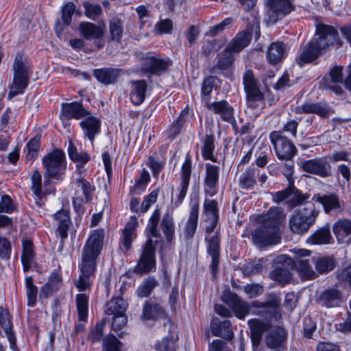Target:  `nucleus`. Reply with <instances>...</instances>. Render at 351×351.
<instances>
[{"mask_svg": "<svg viewBox=\"0 0 351 351\" xmlns=\"http://www.w3.org/2000/svg\"><path fill=\"white\" fill-rule=\"evenodd\" d=\"M106 232L99 228L90 231L82 250L78 264L80 274L75 282L79 291H90L96 277L98 260L104 247Z\"/></svg>", "mask_w": 351, "mask_h": 351, "instance_id": "obj_1", "label": "nucleus"}, {"mask_svg": "<svg viewBox=\"0 0 351 351\" xmlns=\"http://www.w3.org/2000/svg\"><path fill=\"white\" fill-rule=\"evenodd\" d=\"M343 44L339 32L334 26L318 24L316 25L314 39L307 43L300 56L295 58V62L302 67L317 60L330 47L335 45L337 48H340Z\"/></svg>", "mask_w": 351, "mask_h": 351, "instance_id": "obj_2", "label": "nucleus"}, {"mask_svg": "<svg viewBox=\"0 0 351 351\" xmlns=\"http://www.w3.org/2000/svg\"><path fill=\"white\" fill-rule=\"evenodd\" d=\"M247 324L253 350L258 349L265 333L264 341L267 348L271 350L287 349L288 332L284 326H273L271 321L259 318L250 319Z\"/></svg>", "mask_w": 351, "mask_h": 351, "instance_id": "obj_3", "label": "nucleus"}, {"mask_svg": "<svg viewBox=\"0 0 351 351\" xmlns=\"http://www.w3.org/2000/svg\"><path fill=\"white\" fill-rule=\"evenodd\" d=\"M281 219L278 208H270L266 214L259 215V224L251 233L253 243L261 247L280 243Z\"/></svg>", "mask_w": 351, "mask_h": 351, "instance_id": "obj_4", "label": "nucleus"}, {"mask_svg": "<svg viewBox=\"0 0 351 351\" xmlns=\"http://www.w3.org/2000/svg\"><path fill=\"white\" fill-rule=\"evenodd\" d=\"M44 169V186H50L51 183L59 184L65 178L67 169V159L64 151L55 147L45 154L41 159Z\"/></svg>", "mask_w": 351, "mask_h": 351, "instance_id": "obj_5", "label": "nucleus"}, {"mask_svg": "<svg viewBox=\"0 0 351 351\" xmlns=\"http://www.w3.org/2000/svg\"><path fill=\"white\" fill-rule=\"evenodd\" d=\"M12 82L9 86L10 90L7 96L8 100L24 94L29 84L32 64L23 53H16L12 63Z\"/></svg>", "mask_w": 351, "mask_h": 351, "instance_id": "obj_6", "label": "nucleus"}, {"mask_svg": "<svg viewBox=\"0 0 351 351\" xmlns=\"http://www.w3.org/2000/svg\"><path fill=\"white\" fill-rule=\"evenodd\" d=\"M220 219H209V223L204 228L206 253L211 257L209 265L213 278L217 276L220 263L221 252V230L218 228L215 232Z\"/></svg>", "mask_w": 351, "mask_h": 351, "instance_id": "obj_7", "label": "nucleus"}, {"mask_svg": "<svg viewBox=\"0 0 351 351\" xmlns=\"http://www.w3.org/2000/svg\"><path fill=\"white\" fill-rule=\"evenodd\" d=\"M158 243H160L159 254L162 257L165 251L163 241H154L152 238H147L142 245L139 258L136 264V269L138 275L147 274L156 269V245Z\"/></svg>", "mask_w": 351, "mask_h": 351, "instance_id": "obj_8", "label": "nucleus"}, {"mask_svg": "<svg viewBox=\"0 0 351 351\" xmlns=\"http://www.w3.org/2000/svg\"><path fill=\"white\" fill-rule=\"evenodd\" d=\"M141 60V71L149 77L165 75L173 64L170 58H162L153 51L147 52Z\"/></svg>", "mask_w": 351, "mask_h": 351, "instance_id": "obj_9", "label": "nucleus"}, {"mask_svg": "<svg viewBox=\"0 0 351 351\" xmlns=\"http://www.w3.org/2000/svg\"><path fill=\"white\" fill-rule=\"evenodd\" d=\"M319 215L314 204L309 202L306 206L297 211L289 220V228L295 234H304L315 223Z\"/></svg>", "mask_w": 351, "mask_h": 351, "instance_id": "obj_10", "label": "nucleus"}, {"mask_svg": "<svg viewBox=\"0 0 351 351\" xmlns=\"http://www.w3.org/2000/svg\"><path fill=\"white\" fill-rule=\"evenodd\" d=\"M192 158L189 152L185 156L184 160L180 169V183L178 188L179 193L174 202L176 207L180 206L183 203L186 196L192 173Z\"/></svg>", "mask_w": 351, "mask_h": 351, "instance_id": "obj_11", "label": "nucleus"}, {"mask_svg": "<svg viewBox=\"0 0 351 351\" xmlns=\"http://www.w3.org/2000/svg\"><path fill=\"white\" fill-rule=\"evenodd\" d=\"M221 168L219 165L206 162L203 180L205 196L213 197L218 193Z\"/></svg>", "mask_w": 351, "mask_h": 351, "instance_id": "obj_12", "label": "nucleus"}, {"mask_svg": "<svg viewBox=\"0 0 351 351\" xmlns=\"http://www.w3.org/2000/svg\"><path fill=\"white\" fill-rule=\"evenodd\" d=\"M222 300L234 313L237 318L243 319L250 314V306L237 293L230 290L224 291L222 295Z\"/></svg>", "mask_w": 351, "mask_h": 351, "instance_id": "obj_13", "label": "nucleus"}, {"mask_svg": "<svg viewBox=\"0 0 351 351\" xmlns=\"http://www.w3.org/2000/svg\"><path fill=\"white\" fill-rule=\"evenodd\" d=\"M243 85L247 101L258 102L265 99L263 93L260 89L258 80L252 69H247L243 75Z\"/></svg>", "mask_w": 351, "mask_h": 351, "instance_id": "obj_14", "label": "nucleus"}, {"mask_svg": "<svg viewBox=\"0 0 351 351\" xmlns=\"http://www.w3.org/2000/svg\"><path fill=\"white\" fill-rule=\"evenodd\" d=\"M301 167L303 171L324 178H328L332 174V167L327 160V156L316 157L304 160Z\"/></svg>", "mask_w": 351, "mask_h": 351, "instance_id": "obj_15", "label": "nucleus"}, {"mask_svg": "<svg viewBox=\"0 0 351 351\" xmlns=\"http://www.w3.org/2000/svg\"><path fill=\"white\" fill-rule=\"evenodd\" d=\"M269 20L273 24L295 11V6L291 0H268Z\"/></svg>", "mask_w": 351, "mask_h": 351, "instance_id": "obj_16", "label": "nucleus"}, {"mask_svg": "<svg viewBox=\"0 0 351 351\" xmlns=\"http://www.w3.org/2000/svg\"><path fill=\"white\" fill-rule=\"evenodd\" d=\"M138 222L135 215L130 217L129 221L121 230L119 244L125 252L131 250L133 242L137 237V228Z\"/></svg>", "mask_w": 351, "mask_h": 351, "instance_id": "obj_17", "label": "nucleus"}, {"mask_svg": "<svg viewBox=\"0 0 351 351\" xmlns=\"http://www.w3.org/2000/svg\"><path fill=\"white\" fill-rule=\"evenodd\" d=\"M90 112L83 105V100L62 103L60 106V117L66 120H80L90 115Z\"/></svg>", "mask_w": 351, "mask_h": 351, "instance_id": "obj_18", "label": "nucleus"}, {"mask_svg": "<svg viewBox=\"0 0 351 351\" xmlns=\"http://www.w3.org/2000/svg\"><path fill=\"white\" fill-rule=\"evenodd\" d=\"M142 321H159L169 319V315L165 308L160 303L146 300L143 306Z\"/></svg>", "mask_w": 351, "mask_h": 351, "instance_id": "obj_19", "label": "nucleus"}, {"mask_svg": "<svg viewBox=\"0 0 351 351\" xmlns=\"http://www.w3.org/2000/svg\"><path fill=\"white\" fill-rule=\"evenodd\" d=\"M84 136L93 143L97 136L101 132V121L99 118L93 115H88L83 118L79 123Z\"/></svg>", "mask_w": 351, "mask_h": 351, "instance_id": "obj_20", "label": "nucleus"}, {"mask_svg": "<svg viewBox=\"0 0 351 351\" xmlns=\"http://www.w3.org/2000/svg\"><path fill=\"white\" fill-rule=\"evenodd\" d=\"M214 112L215 114H219L221 119L232 125L234 134L239 133V128L234 117V108L225 99L218 101L214 104Z\"/></svg>", "mask_w": 351, "mask_h": 351, "instance_id": "obj_21", "label": "nucleus"}, {"mask_svg": "<svg viewBox=\"0 0 351 351\" xmlns=\"http://www.w3.org/2000/svg\"><path fill=\"white\" fill-rule=\"evenodd\" d=\"M278 263H286L291 268L295 267L302 277L308 280L315 278L316 275L312 269L309 261L307 259L300 260L298 263L288 255H280L277 258Z\"/></svg>", "mask_w": 351, "mask_h": 351, "instance_id": "obj_22", "label": "nucleus"}, {"mask_svg": "<svg viewBox=\"0 0 351 351\" xmlns=\"http://www.w3.org/2000/svg\"><path fill=\"white\" fill-rule=\"evenodd\" d=\"M52 217L58 223L56 230V236L68 237L69 230L73 226L69 207L62 208L56 211Z\"/></svg>", "mask_w": 351, "mask_h": 351, "instance_id": "obj_23", "label": "nucleus"}, {"mask_svg": "<svg viewBox=\"0 0 351 351\" xmlns=\"http://www.w3.org/2000/svg\"><path fill=\"white\" fill-rule=\"evenodd\" d=\"M285 168L286 169V172H285L283 174L288 181L287 186L281 191L271 193L272 201L277 204H280L285 200L291 197L293 183H295V179L293 178V165L285 164Z\"/></svg>", "mask_w": 351, "mask_h": 351, "instance_id": "obj_24", "label": "nucleus"}, {"mask_svg": "<svg viewBox=\"0 0 351 351\" xmlns=\"http://www.w3.org/2000/svg\"><path fill=\"white\" fill-rule=\"evenodd\" d=\"M63 285L62 275L57 271H52L47 281L40 287V299H47L57 293Z\"/></svg>", "mask_w": 351, "mask_h": 351, "instance_id": "obj_25", "label": "nucleus"}, {"mask_svg": "<svg viewBox=\"0 0 351 351\" xmlns=\"http://www.w3.org/2000/svg\"><path fill=\"white\" fill-rule=\"evenodd\" d=\"M121 73L122 69L113 67H103L93 70V75L97 81L106 86L115 84Z\"/></svg>", "mask_w": 351, "mask_h": 351, "instance_id": "obj_26", "label": "nucleus"}, {"mask_svg": "<svg viewBox=\"0 0 351 351\" xmlns=\"http://www.w3.org/2000/svg\"><path fill=\"white\" fill-rule=\"evenodd\" d=\"M341 302V292L337 288L324 289L317 298V302L327 308L337 307Z\"/></svg>", "mask_w": 351, "mask_h": 351, "instance_id": "obj_27", "label": "nucleus"}, {"mask_svg": "<svg viewBox=\"0 0 351 351\" xmlns=\"http://www.w3.org/2000/svg\"><path fill=\"white\" fill-rule=\"evenodd\" d=\"M217 77L214 75H208L204 77L201 86V98L204 102L205 106L208 110L214 112V104L217 101H211V93L214 88H217Z\"/></svg>", "mask_w": 351, "mask_h": 351, "instance_id": "obj_28", "label": "nucleus"}, {"mask_svg": "<svg viewBox=\"0 0 351 351\" xmlns=\"http://www.w3.org/2000/svg\"><path fill=\"white\" fill-rule=\"evenodd\" d=\"M210 330L213 336L230 340L234 336L232 323L230 320L221 321L218 317H214L210 322Z\"/></svg>", "mask_w": 351, "mask_h": 351, "instance_id": "obj_29", "label": "nucleus"}, {"mask_svg": "<svg viewBox=\"0 0 351 351\" xmlns=\"http://www.w3.org/2000/svg\"><path fill=\"white\" fill-rule=\"evenodd\" d=\"M131 90L130 99L132 104L136 106L142 104L146 97L148 85L145 80H131Z\"/></svg>", "mask_w": 351, "mask_h": 351, "instance_id": "obj_30", "label": "nucleus"}, {"mask_svg": "<svg viewBox=\"0 0 351 351\" xmlns=\"http://www.w3.org/2000/svg\"><path fill=\"white\" fill-rule=\"evenodd\" d=\"M312 200L322 204L324 212L327 214L341 208L339 198L334 193L324 195L319 193L315 194L312 197Z\"/></svg>", "mask_w": 351, "mask_h": 351, "instance_id": "obj_31", "label": "nucleus"}, {"mask_svg": "<svg viewBox=\"0 0 351 351\" xmlns=\"http://www.w3.org/2000/svg\"><path fill=\"white\" fill-rule=\"evenodd\" d=\"M274 149L277 158L281 160H291L298 154L296 147L288 137L277 143V145H275Z\"/></svg>", "mask_w": 351, "mask_h": 351, "instance_id": "obj_32", "label": "nucleus"}, {"mask_svg": "<svg viewBox=\"0 0 351 351\" xmlns=\"http://www.w3.org/2000/svg\"><path fill=\"white\" fill-rule=\"evenodd\" d=\"M199 199L192 203L189 217L184 228V237L186 239H191L196 232L199 219Z\"/></svg>", "mask_w": 351, "mask_h": 351, "instance_id": "obj_33", "label": "nucleus"}, {"mask_svg": "<svg viewBox=\"0 0 351 351\" xmlns=\"http://www.w3.org/2000/svg\"><path fill=\"white\" fill-rule=\"evenodd\" d=\"M315 271L320 275H326L334 270L337 265V261L333 255H324L313 258Z\"/></svg>", "mask_w": 351, "mask_h": 351, "instance_id": "obj_34", "label": "nucleus"}, {"mask_svg": "<svg viewBox=\"0 0 351 351\" xmlns=\"http://www.w3.org/2000/svg\"><path fill=\"white\" fill-rule=\"evenodd\" d=\"M31 191L38 200H42L45 196L51 193H55L56 189L54 186H49L51 191L47 189V186H45L44 190L42 189V176L39 171L36 169L33 171L31 176Z\"/></svg>", "mask_w": 351, "mask_h": 351, "instance_id": "obj_35", "label": "nucleus"}, {"mask_svg": "<svg viewBox=\"0 0 351 351\" xmlns=\"http://www.w3.org/2000/svg\"><path fill=\"white\" fill-rule=\"evenodd\" d=\"M202 146L201 148L202 157L205 160H210L213 162H217V157L214 155L215 150V138L212 134H206L201 140Z\"/></svg>", "mask_w": 351, "mask_h": 351, "instance_id": "obj_36", "label": "nucleus"}, {"mask_svg": "<svg viewBox=\"0 0 351 351\" xmlns=\"http://www.w3.org/2000/svg\"><path fill=\"white\" fill-rule=\"evenodd\" d=\"M205 197L202 206V220L208 222L209 219H220L219 206L217 199Z\"/></svg>", "mask_w": 351, "mask_h": 351, "instance_id": "obj_37", "label": "nucleus"}, {"mask_svg": "<svg viewBox=\"0 0 351 351\" xmlns=\"http://www.w3.org/2000/svg\"><path fill=\"white\" fill-rule=\"evenodd\" d=\"M79 30L86 40L101 38L104 35V31L101 27L90 22H81Z\"/></svg>", "mask_w": 351, "mask_h": 351, "instance_id": "obj_38", "label": "nucleus"}, {"mask_svg": "<svg viewBox=\"0 0 351 351\" xmlns=\"http://www.w3.org/2000/svg\"><path fill=\"white\" fill-rule=\"evenodd\" d=\"M285 45L283 42L272 43L267 51V60L270 64L276 65L284 58L285 53Z\"/></svg>", "mask_w": 351, "mask_h": 351, "instance_id": "obj_39", "label": "nucleus"}, {"mask_svg": "<svg viewBox=\"0 0 351 351\" xmlns=\"http://www.w3.org/2000/svg\"><path fill=\"white\" fill-rule=\"evenodd\" d=\"M280 264L281 265L276 267L270 271L269 278L282 287H284L290 282L292 278V274L289 268L285 267L287 264Z\"/></svg>", "mask_w": 351, "mask_h": 351, "instance_id": "obj_40", "label": "nucleus"}, {"mask_svg": "<svg viewBox=\"0 0 351 351\" xmlns=\"http://www.w3.org/2000/svg\"><path fill=\"white\" fill-rule=\"evenodd\" d=\"M77 293L75 296V305L77 313V319L80 322H88V308H89V296L83 291Z\"/></svg>", "mask_w": 351, "mask_h": 351, "instance_id": "obj_41", "label": "nucleus"}, {"mask_svg": "<svg viewBox=\"0 0 351 351\" xmlns=\"http://www.w3.org/2000/svg\"><path fill=\"white\" fill-rule=\"evenodd\" d=\"M162 231L165 237L166 245H172L175 238V225L173 217L169 213H165L160 223Z\"/></svg>", "mask_w": 351, "mask_h": 351, "instance_id": "obj_42", "label": "nucleus"}, {"mask_svg": "<svg viewBox=\"0 0 351 351\" xmlns=\"http://www.w3.org/2000/svg\"><path fill=\"white\" fill-rule=\"evenodd\" d=\"M331 239L330 226L327 224L317 230L306 241L311 245H326L330 243Z\"/></svg>", "mask_w": 351, "mask_h": 351, "instance_id": "obj_43", "label": "nucleus"}, {"mask_svg": "<svg viewBox=\"0 0 351 351\" xmlns=\"http://www.w3.org/2000/svg\"><path fill=\"white\" fill-rule=\"evenodd\" d=\"M234 53L235 52L233 49H230V45H228L223 51L218 53L215 66L222 71L231 69L235 60Z\"/></svg>", "mask_w": 351, "mask_h": 351, "instance_id": "obj_44", "label": "nucleus"}, {"mask_svg": "<svg viewBox=\"0 0 351 351\" xmlns=\"http://www.w3.org/2000/svg\"><path fill=\"white\" fill-rule=\"evenodd\" d=\"M255 167H249L243 172L239 178V186L243 190H252L256 184Z\"/></svg>", "mask_w": 351, "mask_h": 351, "instance_id": "obj_45", "label": "nucleus"}, {"mask_svg": "<svg viewBox=\"0 0 351 351\" xmlns=\"http://www.w3.org/2000/svg\"><path fill=\"white\" fill-rule=\"evenodd\" d=\"M128 304L122 297L118 296L112 298L106 304L105 314L108 315H116L125 313Z\"/></svg>", "mask_w": 351, "mask_h": 351, "instance_id": "obj_46", "label": "nucleus"}, {"mask_svg": "<svg viewBox=\"0 0 351 351\" xmlns=\"http://www.w3.org/2000/svg\"><path fill=\"white\" fill-rule=\"evenodd\" d=\"M252 36V27L250 30L239 33L229 45L230 49H233L236 53L241 51L250 43Z\"/></svg>", "mask_w": 351, "mask_h": 351, "instance_id": "obj_47", "label": "nucleus"}, {"mask_svg": "<svg viewBox=\"0 0 351 351\" xmlns=\"http://www.w3.org/2000/svg\"><path fill=\"white\" fill-rule=\"evenodd\" d=\"M332 231L337 239L343 240L351 234V220L348 219H339L332 225Z\"/></svg>", "mask_w": 351, "mask_h": 351, "instance_id": "obj_48", "label": "nucleus"}, {"mask_svg": "<svg viewBox=\"0 0 351 351\" xmlns=\"http://www.w3.org/2000/svg\"><path fill=\"white\" fill-rule=\"evenodd\" d=\"M108 320L107 317H103L97 322L95 326L90 330L87 338L92 343L103 342V339L106 337L104 336V328Z\"/></svg>", "mask_w": 351, "mask_h": 351, "instance_id": "obj_49", "label": "nucleus"}, {"mask_svg": "<svg viewBox=\"0 0 351 351\" xmlns=\"http://www.w3.org/2000/svg\"><path fill=\"white\" fill-rule=\"evenodd\" d=\"M25 287L26 289L27 306L34 308L37 303L38 287L34 283L32 276H26L25 278Z\"/></svg>", "mask_w": 351, "mask_h": 351, "instance_id": "obj_50", "label": "nucleus"}, {"mask_svg": "<svg viewBox=\"0 0 351 351\" xmlns=\"http://www.w3.org/2000/svg\"><path fill=\"white\" fill-rule=\"evenodd\" d=\"M310 197L308 193H304L300 189L293 183L291 197L287 201V206L291 208H295L307 202Z\"/></svg>", "mask_w": 351, "mask_h": 351, "instance_id": "obj_51", "label": "nucleus"}, {"mask_svg": "<svg viewBox=\"0 0 351 351\" xmlns=\"http://www.w3.org/2000/svg\"><path fill=\"white\" fill-rule=\"evenodd\" d=\"M157 286H158V282L156 278L154 276H149L145 278L138 287L137 295L139 298H147Z\"/></svg>", "mask_w": 351, "mask_h": 351, "instance_id": "obj_52", "label": "nucleus"}, {"mask_svg": "<svg viewBox=\"0 0 351 351\" xmlns=\"http://www.w3.org/2000/svg\"><path fill=\"white\" fill-rule=\"evenodd\" d=\"M109 41L119 43L123 34V22L120 18H113L109 22Z\"/></svg>", "mask_w": 351, "mask_h": 351, "instance_id": "obj_53", "label": "nucleus"}, {"mask_svg": "<svg viewBox=\"0 0 351 351\" xmlns=\"http://www.w3.org/2000/svg\"><path fill=\"white\" fill-rule=\"evenodd\" d=\"M151 182V178L148 171L143 168L141 172L140 176L138 179L135 180V183L133 186L130 187V193L134 194H141L144 192Z\"/></svg>", "mask_w": 351, "mask_h": 351, "instance_id": "obj_54", "label": "nucleus"}, {"mask_svg": "<svg viewBox=\"0 0 351 351\" xmlns=\"http://www.w3.org/2000/svg\"><path fill=\"white\" fill-rule=\"evenodd\" d=\"M41 147V136L39 134L30 138L26 143L27 152L25 154L26 160L34 161L37 157Z\"/></svg>", "mask_w": 351, "mask_h": 351, "instance_id": "obj_55", "label": "nucleus"}, {"mask_svg": "<svg viewBox=\"0 0 351 351\" xmlns=\"http://www.w3.org/2000/svg\"><path fill=\"white\" fill-rule=\"evenodd\" d=\"M297 113L316 114L320 117H325L328 114V110L319 103L304 102L300 109L296 110Z\"/></svg>", "mask_w": 351, "mask_h": 351, "instance_id": "obj_56", "label": "nucleus"}, {"mask_svg": "<svg viewBox=\"0 0 351 351\" xmlns=\"http://www.w3.org/2000/svg\"><path fill=\"white\" fill-rule=\"evenodd\" d=\"M123 343L114 334L109 333L103 339L101 351H123Z\"/></svg>", "mask_w": 351, "mask_h": 351, "instance_id": "obj_57", "label": "nucleus"}, {"mask_svg": "<svg viewBox=\"0 0 351 351\" xmlns=\"http://www.w3.org/2000/svg\"><path fill=\"white\" fill-rule=\"evenodd\" d=\"M160 219V211L158 208H156L152 213L151 217L148 220V223L146 227V230L149 231L148 238H159L161 234L158 228V223Z\"/></svg>", "mask_w": 351, "mask_h": 351, "instance_id": "obj_58", "label": "nucleus"}, {"mask_svg": "<svg viewBox=\"0 0 351 351\" xmlns=\"http://www.w3.org/2000/svg\"><path fill=\"white\" fill-rule=\"evenodd\" d=\"M178 337L174 339L172 335H167L157 341L154 345L156 351H176Z\"/></svg>", "mask_w": 351, "mask_h": 351, "instance_id": "obj_59", "label": "nucleus"}, {"mask_svg": "<svg viewBox=\"0 0 351 351\" xmlns=\"http://www.w3.org/2000/svg\"><path fill=\"white\" fill-rule=\"evenodd\" d=\"M128 323V316L126 313L113 315L111 323V329L117 335L119 338H123L125 332L121 330Z\"/></svg>", "mask_w": 351, "mask_h": 351, "instance_id": "obj_60", "label": "nucleus"}, {"mask_svg": "<svg viewBox=\"0 0 351 351\" xmlns=\"http://www.w3.org/2000/svg\"><path fill=\"white\" fill-rule=\"evenodd\" d=\"M75 9V4L72 1L66 3L62 8L61 19L65 26L71 25Z\"/></svg>", "mask_w": 351, "mask_h": 351, "instance_id": "obj_61", "label": "nucleus"}, {"mask_svg": "<svg viewBox=\"0 0 351 351\" xmlns=\"http://www.w3.org/2000/svg\"><path fill=\"white\" fill-rule=\"evenodd\" d=\"M252 306L256 308H274L280 306V298L274 293L269 295L268 299L265 302L254 301Z\"/></svg>", "mask_w": 351, "mask_h": 351, "instance_id": "obj_62", "label": "nucleus"}, {"mask_svg": "<svg viewBox=\"0 0 351 351\" xmlns=\"http://www.w3.org/2000/svg\"><path fill=\"white\" fill-rule=\"evenodd\" d=\"M263 269V261L258 259V261H250L244 264L243 266V272L245 276H249L261 274Z\"/></svg>", "mask_w": 351, "mask_h": 351, "instance_id": "obj_63", "label": "nucleus"}, {"mask_svg": "<svg viewBox=\"0 0 351 351\" xmlns=\"http://www.w3.org/2000/svg\"><path fill=\"white\" fill-rule=\"evenodd\" d=\"M336 279L341 285H348L351 287V264L339 269L335 272Z\"/></svg>", "mask_w": 351, "mask_h": 351, "instance_id": "obj_64", "label": "nucleus"}]
</instances>
